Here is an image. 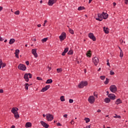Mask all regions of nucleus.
I'll return each instance as SVG.
<instances>
[{
  "label": "nucleus",
  "mask_w": 128,
  "mask_h": 128,
  "mask_svg": "<svg viewBox=\"0 0 128 128\" xmlns=\"http://www.w3.org/2000/svg\"><path fill=\"white\" fill-rule=\"evenodd\" d=\"M113 6H116V2H113Z\"/></svg>",
  "instance_id": "obj_60"
},
{
  "label": "nucleus",
  "mask_w": 128,
  "mask_h": 128,
  "mask_svg": "<svg viewBox=\"0 0 128 128\" xmlns=\"http://www.w3.org/2000/svg\"><path fill=\"white\" fill-rule=\"evenodd\" d=\"M24 86H25V90H28V86H30V84H28V83H26Z\"/></svg>",
  "instance_id": "obj_25"
},
{
  "label": "nucleus",
  "mask_w": 128,
  "mask_h": 128,
  "mask_svg": "<svg viewBox=\"0 0 128 128\" xmlns=\"http://www.w3.org/2000/svg\"><path fill=\"white\" fill-rule=\"evenodd\" d=\"M56 70H57V72H58V74H60V72H62V69L61 68H57Z\"/></svg>",
  "instance_id": "obj_36"
},
{
  "label": "nucleus",
  "mask_w": 128,
  "mask_h": 128,
  "mask_svg": "<svg viewBox=\"0 0 128 128\" xmlns=\"http://www.w3.org/2000/svg\"><path fill=\"white\" fill-rule=\"evenodd\" d=\"M108 97L110 100H116V96L114 94H109L108 95Z\"/></svg>",
  "instance_id": "obj_12"
},
{
  "label": "nucleus",
  "mask_w": 128,
  "mask_h": 128,
  "mask_svg": "<svg viewBox=\"0 0 128 128\" xmlns=\"http://www.w3.org/2000/svg\"><path fill=\"white\" fill-rule=\"evenodd\" d=\"M68 32L71 34H74V30H72V28H68Z\"/></svg>",
  "instance_id": "obj_28"
},
{
  "label": "nucleus",
  "mask_w": 128,
  "mask_h": 128,
  "mask_svg": "<svg viewBox=\"0 0 128 128\" xmlns=\"http://www.w3.org/2000/svg\"><path fill=\"white\" fill-rule=\"evenodd\" d=\"M126 4H128V0H125Z\"/></svg>",
  "instance_id": "obj_56"
},
{
  "label": "nucleus",
  "mask_w": 128,
  "mask_h": 128,
  "mask_svg": "<svg viewBox=\"0 0 128 128\" xmlns=\"http://www.w3.org/2000/svg\"><path fill=\"white\" fill-rule=\"evenodd\" d=\"M18 108H12L11 110V112L14 114V117L16 120H18L20 118V114L18 111Z\"/></svg>",
  "instance_id": "obj_1"
},
{
  "label": "nucleus",
  "mask_w": 128,
  "mask_h": 128,
  "mask_svg": "<svg viewBox=\"0 0 128 128\" xmlns=\"http://www.w3.org/2000/svg\"><path fill=\"white\" fill-rule=\"evenodd\" d=\"M3 8H2V6H0V12H2V10H3Z\"/></svg>",
  "instance_id": "obj_54"
},
{
  "label": "nucleus",
  "mask_w": 128,
  "mask_h": 128,
  "mask_svg": "<svg viewBox=\"0 0 128 128\" xmlns=\"http://www.w3.org/2000/svg\"><path fill=\"white\" fill-rule=\"evenodd\" d=\"M57 126H62V124H60V122H58V123H57Z\"/></svg>",
  "instance_id": "obj_49"
},
{
  "label": "nucleus",
  "mask_w": 128,
  "mask_h": 128,
  "mask_svg": "<svg viewBox=\"0 0 128 128\" xmlns=\"http://www.w3.org/2000/svg\"><path fill=\"white\" fill-rule=\"evenodd\" d=\"M94 96H95V98H98V92H94Z\"/></svg>",
  "instance_id": "obj_30"
},
{
  "label": "nucleus",
  "mask_w": 128,
  "mask_h": 128,
  "mask_svg": "<svg viewBox=\"0 0 128 128\" xmlns=\"http://www.w3.org/2000/svg\"><path fill=\"white\" fill-rule=\"evenodd\" d=\"M110 92H113L114 94L118 92V88H116V85H112L110 88Z\"/></svg>",
  "instance_id": "obj_5"
},
{
  "label": "nucleus",
  "mask_w": 128,
  "mask_h": 128,
  "mask_svg": "<svg viewBox=\"0 0 128 128\" xmlns=\"http://www.w3.org/2000/svg\"><path fill=\"white\" fill-rule=\"evenodd\" d=\"M18 70H23V72L26 70V66L22 64H20L18 66Z\"/></svg>",
  "instance_id": "obj_7"
},
{
  "label": "nucleus",
  "mask_w": 128,
  "mask_h": 128,
  "mask_svg": "<svg viewBox=\"0 0 128 128\" xmlns=\"http://www.w3.org/2000/svg\"><path fill=\"white\" fill-rule=\"evenodd\" d=\"M107 66H110V62H107L106 64Z\"/></svg>",
  "instance_id": "obj_62"
},
{
  "label": "nucleus",
  "mask_w": 128,
  "mask_h": 128,
  "mask_svg": "<svg viewBox=\"0 0 128 128\" xmlns=\"http://www.w3.org/2000/svg\"><path fill=\"white\" fill-rule=\"evenodd\" d=\"M60 100L62 101V102H65L66 100V99L64 98V96H61L60 97Z\"/></svg>",
  "instance_id": "obj_29"
},
{
  "label": "nucleus",
  "mask_w": 128,
  "mask_h": 128,
  "mask_svg": "<svg viewBox=\"0 0 128 128\" xmlns=\"http://www.w3.org/2000/svg\"><path fill=\"white\" fill-rule=\"evenodd\" d=\"M98 18H96V20H98L99 22H102V14H98Z\"/></svg>",
  "instance_id": "obj_14"
},
{
  "label": "nucleus",
  "mask_w": 128,
  "mask_h": 128,
  "mask_svg": "<svg viewBox=\"0 0 128 128\" xmlns=\"http://www.w3.org/2000/svg\"><path fill=\"white\" fill-rule=\"evenodd\" d=\"M32 122H27L26 124L25 127L26 128H32Z\"/></svg>",
  "instance_id": "obj_20"
},
{
  "label": "nucleus",
  "mask_w": 128,
  "mask_h": 128,
  "mask_svg": "<svg viewBox=\"0 0 128 128\" xmlns=\"http://www.w3.org/2000/svg\"><path fill=\"white\" fill-rule=\"evenodd\" d=\"M36 80H42V78H40V77H36Z\"/></svg>",
  "instance_id": "obj_43"
},
{
  "label": "nucleus",
  "mask_w": 128,
  "mask_h": 128,
  "mask_svg": "<svg viewBox=\"0 0 128 128\" xmlns=\"http://www.w3.org/2000/svg\"><path fill=\"white\" fill-rule=\"evenodd\" d=\"M66 52H64V51L62 52V56H66Z\"/></svg>",
  "instance_id": "obj_48"
},
{
  "label": "nucleus",
  "mask_w": 128,
  "mask_h": 128,
  "mask_svg": "<svg viewBox=\"0 0 128 128\" xmlns=\"http://www.w3.org/2000/svg\"><path fill=\"white\" fill-rule=\"evenodd\" d=\"M32 40L33 42H36V38H32Z\"/></svg>",
  "instance_id": "obj_58"
},
{
  "label": "nucleus",
  "mask_w": 128,
  "mask_h": 128,
  "mask_svg": "<svg viewBox=\"0 0 128 128\" xmlns=\"http://www.w3.org/2000/svg\"><path fill=\"white\" fill-rule=\"evenodd\" d=\"M78 10H86V8H84V6H79L78 8Z\"/></svg>",
  "instance_id": "obj_31"
},
{
  "label": "nucleus",
  "mask_w": 128,
  "mask_h": 128,
  "mask_svg": "<svg viewBox=\"0 0 128 128\" xmlns=\"http://www.w3.org/2000/svg\"><path fill=\"white\" fill-rule=\"evenodd\" d=\"M88 36L90 38L93 40V42H96V36H94V34L89 33Z\"/></svg>",
  "instance_id": "obj_10"
},
{
  "label": "nucleus",
  "mask_w": 128,
  "mask_h": 128,
  "mask_svg": "<svg viewBox=\"0 0 128 128\" xmlns=\"http://www.w3.org/2000/svg\"><path fill=\"white\" fill-rule=\"evenodd\" d=\"M10 128H16V126L14 125L12 126Z\"/></svg>",
  "instance_id": "obj_63"
},
{
  "label": "nucleus",
  "mask_w": 128,
  "mask_h": 128,
  "mask_svg": "<svg viewBox=\"0 0 128 128\" xmlns=\"http://www.w3.org/2000/svg\"><path fill=\"white\" fill-rule=\"evenodd\" d=\"M14 14L16 16H18V14H20V10H18L17 11H16L14 12Z\"/></svg>",
  "instance_id": "obj_40"
},
{
  "label": "nucleus",
  "mask_w": 128,
  "mask_h": 128,
  "mask_svg": "<svg viewBox=\"0 0 128 128\" xmlns=\"http://www.w3.org/2000/svg\"><path fill=\"white\" fill-rule=\"evenodd\" d=\"M102 16L104 20H106V18H108V14L106 13H104V12H103L102 13Z\"/></svg>",
  "instance_id": "obj_17"
},
{
  "label": "nucleus",
  "mask_w": 128,
  "mask_h": 128,
  "mask_svg": "<svg viewBox=\"0 0 128 128\" xmlns=\"http://www.w3.org/2000/svg\"><path fill=\"white\" fill-rule=\"evenodd\" d=\"M52 79H48L46 80V84H52Z\"/></svg>",
  "instance_id": "obj_27"
},
{
  "label": "nucleus",
  "mask_w": 128,
  "mask_h": 128,
  "mask_svg": "<svg viewBox=\"0 0 128 128\" xmlns=\"http://www.w3.org/2000/svg\"><path fill=\"white\" fill-rule=\"evenodd\" d=\"M37 26H38V28H40V27L42 26V24H38L37 25Z\"/></svg>",
  "instance_id": "obj_57"
},
{
  "label": "nucleus",
  "mask_w": 128,
  "mask_h": 128,
  "mask_svg": "<svg viewBox=\"0 0 128 128\" xmlns=\"http://www.w3.org/2000/svg\"><path fill=\"white\" fill-rule=\"evenodd\" d=\"M100 80H104L106 79V76H100Z\"/></svg>",
  "instance_id": "obj_38"
},
{
  "label": "nucleus",
  "mask_w": 128,
  "mask_h": 128,
  "mask_svg": "<svg viewBox=\"0 0 128 128\" xmlns=\"http://www.w3.org/2000/svg\"><path fill=\"white\" fill-rule=\"evenodd\" d=\"M110 76H114V72L113 70H110Z\"/></svg>",
  "instance_id": "obj_42"
},
{
  "label": "nucleus",
  "mask_w": 128,
  "mask_h": 128,
  "mask_svg": "<svg viewBox=\"0 0 128 128\" xmlns=\"http://www.w3.org/2000/svg\"><path fill=\"white\" fill-rule=\"evenodd\" d=\"M115 104H116L118 105L120 104H122V102L120 98H118L116 100Z\"/></svg>",
  "instance_id": "obj_19"
},
{
  "label": "nucleus",
  "mask_w": 128,
  "mask_h": 128,
  "mask_svg": "<svg viewBox=\"0 0 128 128\" xmlns=\"http://www.w3.org/2000/svg\"><path fill=\"white\" fill-rule=\"evenodd\" d=\"M104 30L105 34H108V32H110L108 31V28L104 27Z\"/></svg>",
  "instance_id": "obj_24"
},
{
  "label": "nucleus",
  "mask_w": 128,
  "mask_h": 128,
  "mask_svg": "<svg viewBox=\"0 0 128 128\" xmlns=\"http://www.w3.org/2000/svg\"><path fill=\"white\" fill-rule=\"evenodd\" d=\"M71 124H74V122L73 121V120H72L70 122Z\"/></svg>",
  "instance_id": "obj_55"
},
{
  "label": "nucleus",
  "mask_w": 128,
  "mask_h": 128,
  "mask_svg": "<svg viewBox=\"0 0 128 128\" xmlns=\"http://www.w3.org/2000/svg\"><path fill=\"white\" fill-rule=\"evenodd\" d=\"M46 120L48 122H52L54 120V116L48 114H46Z\"/></svg>",
  "instance_id": "obj_8"
},
{
  "label": "nucleus",
  "mask_w": 128,
  "mask_h": 128,
  "mask_svg": "<svg viewBox=\"0 0 128 128\" xmlns=\"http://www.w3.org/2000/svg\"><path fill=\"white\" fill-rule=\"evenodd\" d=\"M86 56L87 58H92V51L90 50L87 51Z\"/></svg>",
  "instance_id": "obj_21"
},
{
  "label": "nucleus",
  "mask_w": 128,
  "mask_h": 128,
  "mask_svg": "<svg viewBox=\"0 0 128 128\" xmlns=\"http://www.w3.org/2000/svg\"><path fill=\"white\" fill-rule=\"evenodd\" d=\"M102 112V110L100 109H98V110H97V112Z\"/></svg>",
  "instance_id": "obj_61"
},
{
  "label": "nucleus",
  "mask_w": 128,
  "mask_h": 128,
  "mask_svg": "<svg viewBox=\"0 0 128 128\" xmlns=\"http://www.w3.org/2000/svg\"><path fill=\"white\" fill-rule=\"evenodd\" d=\"M69 102H70V104H72V102H74V100L70 99L69 100Z\"/></svg>",
  "instance_id": "obj_45"
},
{
  "label": "nucleus",
  "mask_w": 128,
  "mask_h": 128,
  "mask_svg": "<svg viewBox=\"0 0 128 128\" xmlns=\"http://www.w3.org/2000/svg\"><path fill=\"white\" fill-rule=\"evenodd\" d=\"M57 0H48V6H52L54 5V4L56 2Z\"/></svg>",
  "instance_id": "obj_13"
},
{
  "label": "nucleus",
  "mask_w": 128,
  "mask_h": 128,
  "mask_svg": "<svg viewBox=\"0 0 128 128\" xmlns=\"http://www.w3.org/2000/svg\"><path fill=\"white\" fill-rule=\"evenodd\" d=\"M40 124L44 128H48V126H50L48 124H46V122L44 121H40Z\"/></svg>",
  "instance_id": "obj_16"
},
{
  "label": "nucleus",
  "mask_w": 128,
  "mask_h": 128,
  "mask_svg": "<svg viewBox=\"0 0 128 128\" xmlns=\"http://www.w3.org/2000/svg\"><path fill=\"white\" fill-rule=\"evenodd\" d=\"M92 2V0H89L88 4H90V2Z\"/></svg>",
  "instance_id": "obj_64"
},
{
  "label": "nucleus",
  "mask_w": 128,
  "mask_h": 128,
  "mask_svg": "<svg viewBox=\"0 0 128 128\" xmlns=\"http://www.w3.org/2000/svg\"><path fill=\"white\" fill-rule=\"evenodd\" d=\"M2 60L0 59V68H2Z\"/></svg>",
  "instance_id": "obj_44"
},
{
  "label": "nucleus",
  "mask_w": 128,
  "mask_h": 128,
  "mask_svg": "<svg viewBox=\"0 0 128 128\" xmlns=\"http://www.w3.org/2000/svg\"><path fill=\"white\" fill-rule=\"evenodd\" d=\"M15 42L14 38H11L9 41V44H14Z\"/></svg>",
  "instance_id": "obj_23"
},
{
  "label": "nucleus",
  "mask_w": 128,
  "mask_h": 128,
  "mask_svg": "<svg viewBox=\"0 0 128 128\" xmlns=\"http://www.w3.org/2000/svg\"><path fill=\"white\" fill-rule=\"evenodd\" d=\"M26 66H28V64H30V62L28 61H26Z\"/></svg>",
  "instance_id": "obj_51"
},
{
  "label": "nucleus",
  "mask_w": 128,
  "mask_h": 128,
  "mask_svg": "<svg viewBox=\"0 0 128 128\" xmlns=\"http://www.w3.org/2000/svg\"><path fill=\"white\" fill-rule=\"evenodd\" d=\"M92 62L94 64V66H97L98 64V62L100 60H98V58L96 56H95L92 59Z\"/></svg>",
  "instance_id": "obj_9"
},
{
  "label": "nucleus",
  "mask_w": 128,
  "mask_h": 128,
  "mask_svg": "<svg viewBox=\"0 0 128 128\" xmlns=\"http://www.w3.org/2000/svg\"><path fill=\"white\" fill-rule=\"evenodd\" d=\"M59 38L60 42H64V40L66 38V34L64 32H62L60 36H59Z\"/></svg>",
  "instance_id": "obj_4"
},
{
  "label": "nucleus",
  "mask_w": 128,
  "mask_h": 128,
  "mask_svg": "<svg viewBox=\"0 0 128 128\" xmlns=\"http://www.w3.org/2000/svg\"><path fill=\"white\" fill-rule=\"evenodd\" d=\"M120 58H122V56H124V52L122 50H120Z\"/></svg>",
  "instance_id": "obj_32"
},
{
  "label": "nucleus",
  "mask_w": 128,
  "mask_h": 128,
  "mask_svg": "<svg viewBox=\"0 0 128 128\" xmlns=\"http://www.w3.org/2000/svg\"><path fill=\"white\" fill-rule=\"evenodd\" d=\"M2 92H4V90H2V89H0V94H2Z\"/></svg>",
  "instance_id": "obj_53"
},
{
  "label": "nucleus",
  "mask_w": 128,
  "mask_h": 128,
  "mask_svg": "<svg viewBox=\"0 0 128 128\" xmlns=\"http://www.w3.org/2000/svg\"><path fill=\"white\" fill-rule=\"evenodd\" d=\"M50 87V85H47L45 87L43 88L42 90H41V92H46V90H48V88Z\"/></svg>",
  "instance_id": "obj_15"
},
{
  "label": "nucleus",
  "mask_w": 128,
  "mask_h": 128,
  "mask_svg": "<svg viewBox=\"0 0 128 128\" xmlns=\"http://www.w3.org/2000/svg\"><path fill=\"white\" fill-rule=\"evenodd\" d=\"M115 116H113L114 118H120V116L117 115L116 114H114Z\"/></svg>",
  "instance_id": "obj_33"
},
{
  "label": "nucleus",
  "mask_w": 128,
  "mask_h": 128,
  "mask_svg": "<svg viewBox=\"0 0 128 128\" xmlns=\"http://www.w3.org/2000/svg\"><path fill=\"white\" fill-rule=\"evenodd\" d=\"M36 50H38L36 48H34L32 50V54H33V56H34V58H38V53L36 52Z\"/></svg>",
  "instance_id": "obj_11"
},
{
  "label": "nucleus",
  "mask_w": 128,
  "mask_h": 128,
  "mask_svg": "<svg viewBox=\"0 0 128 128\" xmlns=\"http://www.w3.org/2000/svg\"><path fill=\"white\" fill-rule=\"evenodd\" d=\"M47 20H45L44 21V24H43V26H46V22H47Z\"/></svg>",
  "instance_id": "obj_46"
},
{
  "label": "nucleus",
  "mask_w": 128,
  "mask_h": 128,
  "mask_svg": "<svg viewBox=\"0 0 128 128\" xmlns=\"http://www.w3.org/2000/svg\"><path fill=\"white\" fill-rule=\"evenodd\" d=\"M64 118H68V114H65L63 116Z\"/></svg>",
  "instance_id": "obj_52"
},
{
  "label": "nucleus",
  "mask_w": 128,
  "mask_h": 128,
  "mask_svg": "<svg viewBox=\"0 0 128 128\" xmlns=\"http://www.w3.org/2000/svg\"><path fill=\"white\" fill-rule=\"evenodd\" d=\"M47 68H48V72H50L51 70H52V68L50 67V66H48Z\"/></svg>",
  "instance_id": "obj_47"
},
{
  "label": "nucleus",
  "mask_w": 128,
  "mask_h": 128,
  "mask_svg": "<svg viewBox=\"0 0 128 128\" xmlns=\"http://www.w3.org/2000/svg\"><path fill=\"white\" fill-rule=\"evenodd\" d=\"M68 54H69V55L74 54V52L72 51V50H70L68 52Z\"/></svg>",
  "instance_id": "obj_34"
},
{
  "label": "nucleus",
  "mask_w": 128,
  "mask_h": 128,
  "mask_svg": "<svg viewBox=\"0 0 128 128\" xmlns=\"http://www.w3.org/2000/svg\"><path fill=\"white\" fill-rule=\"evenodd\" d=\"M84 120H85L86 124H88V122H90V118H85Z\"/></svg>",
  "instance_id": "obj_26"
},
{
  "label": "nucleus",
  "mask_w": 128,
  "mask_h": 128,
  "mask_svg": "<svg viewBox=\"0 0 128 128\" xmlns=\"http://www.w3.org/2000/svg\"><path fill=\"white\" fill-rule=\"evenodd\" d=\"M46 40H48V38H44L42 40V44L46 42Z\"/></svg>",
  "instance_id": "obj_35"
},
{
  "label": "nucleus",
  "mask_w": 128,
  "mask_h": 128,
  "mask_svg": "<svg viewBox=\"0 0 128 128\" xmlns=\"http://www.w3.org/2000/svg\"><path fill=\"white\" fill-rule=\"evenodd\" d=\"M28 76H29V78H32V74L30 73L28 74H25L24 76V78L26 82H28V81L30 80V79H28Z\"/></svg>",
  "instance_id": "obj_3"
},
{
  "label": "nucleus",
  "mask_w": 128,
  "mask_h": 128,
  "mask_svg": "<svg viewBox=\"0 0 128 128\" xmlns=\"http://www.w3.org/2000/svg\"><path fill=\"white\" fill-rule=\"evenodd\" d=\"M15 56L16 58H18V54H20V50L16 49L15 51Z\"/></svg>",
  "instance_id": "obj_18"
},
{
  "label": "nucleus",
  "mask_w": 128,
  "mask_h": 128,
  "mask_svg": "<svg viewBox=\"0 0 128 128\" xmlns=\"http://www.w3.org/2000/svg\"><path fill=\"white\" fill-rule=\"evenodd\" d=\"M86 128H90V125L86 126Z\"/></svg>",
  "instance_id": "obj_59"
},
{
  "label": "nucleus",
  "mask_w": 128,
  "mask_h": 128,
  "mask_svg": "<svg viewBox=\"0 0 128 128\" xmlns=\"http://www.w3.org/2000/svg\"><path fill=\"white\" fill-rule=\"evenodd\" d=\"M109 82L108 78H106V81L104 82V84H108Z\"/></svg>",
  "instance_id": "obj_37"
},
{
  "label": "nucleus",
  "mask_w": 128,
  "mask_h": 128,
  "mask_svg": "<svg viewBox=\"0 0 128 128\" xmlns=\"http://www.w3.org/2000/svg\"><path fill=\"white\" fill-rule=\"evenodd\" d=\"M6 64L5 62L2 63V68H6Z\"/></svg>",
  "instance_id": "obj_39"
},
{
  "label": "nucleus",
  "mask_w": 128,
  "mask_h": 128,
  "mask_svg": "<svg viewBox=\"0 0 128 128\" xmlns=\"http://www.w3.org/2000/svg\"><path fill=\"white\" fill-rule=\"evenodd\" d=\"M104 102L106 104H110V99L108 98H105Z\"/></svg>",
  "instance_id": "obj_22"
},
{
  "label": "nucleus",
  "mask_w": 128,
  "mask_h": 128,
  "mask_svg": "<svg viewBox=\"0 0 128 128\" xmlns=\"http://www.w3.org/2000/svg\"><path fill=\"white\" fill-rule=\"evenodd\" d=\"M64 52H68V48H64Z\"/></svg>",
  "instance_id": "obj_41"
},
{
  "label": "nucleus",
  "mask_w": 128,
  "mask_h": 128,
  "mask_svg": "<svg viewBox=\"0 0 128 128\" xmlns=\"http://www.w3.org/2000/svg\"><path fill=\"white\" fill-rule=\"evenodd\" d=\"M4 39L2 37H0V42H2Z\"/></svg>",
  "instance_id": "obj_50"
},
{
  "label": "nucleus",
  "mask_w": 128,
  "mask_h": 128,
  "mask_svg": "<svg viewBox=\"0 0 128 128\" xmlns=\"http://www.w3.org/2000/svg\"><path fill=\"white\" fill-rule=\"evenodd\" d=\"M95 100H96V98H94V96H90L88 98V102L91 104H94Z\"/></svg>",
  "instance_id": "obj_6"
},
{
  "label": "nucleus",
  "mask_w": 128,
  "mask_h": 128,
  "mask_svg": "<svg viewBox=\"0 0 128 128\" xmlns=\"http://www.w3.org/2000/svg\"><path fill=\"white\" fill-rule=\"evenodd\" d=\"M88 84V83L86 81H82L78 84V88H84V86H86Z\"/></svg>",
  "instance_id": "obj_2"
}]
</instances>
